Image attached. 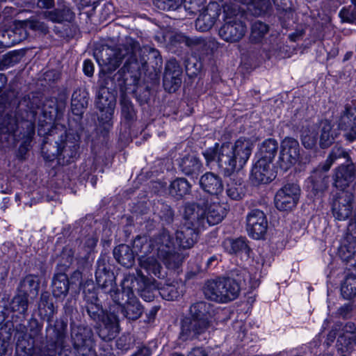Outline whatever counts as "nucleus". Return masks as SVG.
I'll list each match as a JSON object with an SVG mask.
<instances>
[{
	"mask_svg": "<svg viewBox=\"0 0 356 356\" xmlns=\"http://www.w3.org/2000/svg\"><path fill=\"white\" fill-rule=\"evenodd\" d=\"M253 146L250 139L240 138L234 143H216L214 147L207 149L203 156L207 166L216 164L225 176H229L245 165Z\"/></svg>",
	"mask_w": 356,
	"mask_h": 356,
	"instance_id": "1",
	"label": "nucleus"
},
{
	"mask_svg": "<svg viewBox=\"0 0 356 356\" xmlns=\"http://www.w3.org/2000/svg\"><path fill=\"white\" fill-rule=\"evenodd\" d=\"M139 52L138 42L131 38H126L125 40L116 47L103 45L96 49L94 54L104 71L112 72L124 61V65L120 70L122 73L129 72L135 75L141 66V63L137 58Z\"/></svg>",
	"mask_w": 356,
	"mask_h": 356,
	"instance_id": "2",
	"label": "nucleus"
},
{
	"mask_svg": "<svg viewBox=\"0 0 356 356\" xmlns=\"http://www.w3.org/2000/svg\"><path fill=\"white\" fill-rule=\"evenodd\" d=\"M79 136L73 133H65L58 137L54 145L44 141L41 147L44 159L53 161L55 159L65 165L74 162L79 157Z\"/></svg>",
	"mask_w": 356,
	"mask_h": 356,
	"instance_id": "3",
	"label": "nucleus"
},
{
	"mask_svg": "<svg viewBox=\"0 0 356 356\" xmlns=\"http://www.w3.org/2000/svg\"><path fill=\"white\" fill-rule=\"evenodd\" d=\"M244 9L237 5L223 6L224 24L218 31V35L223 40L227 42H236L245 35L247 29L241 21Z\"/></svg>",
	"mask_w": 356,
	"mask_h": 356,
	"instance_id": "4",
	"label": "nucleus"
},
{
	"mask_svg": "<svg viewBox=\"0 0 356 356\" xmlns=\"http://www.w3.org/2000/svg\"><path fill=\"white\" fill-rule=\"evenodd\" d=\"M241 286L231 277H220L205 282L203 293L207 299L219 303H226L235 300L239 295Z\"/></svg>",
	"mask_w": 356,
	"mask_h": 356,
	"instance_id": "5",
	"label": "nucleus"
},
{
	"mask_svg": "<svg viewBox=\"0 0 356 356\" xmlns=\"http://www.w3.org/2000/svg\"><path fill=\"white\" fill-rule=\"evenodd\" d=\"M112 80L107 77L99 84L95 104L100 111L99 121L103 129L108 131L113 127L112 118L116 104L115 89L108 86Z\"/></svg>",
	"mask_w": 356,
	"mask_h": 356,
	"instance_id": "6",
	"label": "nucleus"
},
{
	"mask_svg": "<svg viewBox=\"0 0 356 356\" xmlns=\"http://www.w3.org/2000/svg\"><path fill=\"white\" fill-rule=\"evenodd\" d=\"M67 321L59 318L54 325V337L44 347L34 346L31 356H56L57 351L64 348L67 336Z\"/></svg>",
	"mask_w": 356,
	"mask_h": 356,
	"instance_id": "7",
	"label": "nucleus"
},
{
	"mask_svg": "<svg viewBox=\"0 0 356 356\" xmlns=\"http://www.w3.org/2000/svg\"><path fill=\"white\" fill-rule=\"evenodd\" d=\"M71 339L76 356H97L90 327L71 323Z\"/></svg>",
	"mask_w": 356,
	"mask_h": 356,
	"instance_id": "8",
	"label": "nucleus"
},
{
	"mask_svg": "<svg viewBox=\"0 0 356 356\" xmlns=\"http://www.w3.org/2000/svg\"><path fill=\"white\" fill-rule=\"evenodd\" d=\"M300 186L294 183H288L280 188L274 198L275 207L280 211H290L297 205L300 195Z\"/></svg>",
	"mask_w": 356,
	"mask_h": 356,
	"instance_id": "9",
	"label": "nucleus"
},
{
	"mask_svg": "<svg viewBox=\"0 0 356 356\" xmlns=\"http://www.w3.org/2000/svg\"><path fill=\"white\" fill-rule=\"evenodd\" d=\"M332 214L338 220H346L353 216L354 195L348 191L342 190L337 193L332 202Z\"/></svg>",
	"mask_w": 356,
	"mask_h": 356,
	"instance_id": "10",
	"label": "nucleus"
},
{
	"mask_svg": "<svg viewBox=\"0 0 356 356\" xmlns=\"http://www.w3.org/2000/svg\"><path fill=\"white\" fill-rule=\"evenodd\" d=\"M300 156V145L297 140L293 138H285L281 145L278 165L284 171H286L296 163Z\"/></svg>",
	"mask_w": 356,
	"mask_h": 356,
	"instance_id": "11",
	"label": "nucleus"
},
{
	"mask_svg": "<svg viewBox=\"0 0 356 356\" xmlns=\"http://www.w3.org/2000/svg\"><path fill=\"white\" fill-rule=\"evenodd\" d=\"M268 229L266 214L259 209L251 210L246 217V229L249 236L254 239L264 237Z\"/></svg>",
	"mask_w": 356,
	"mask_h": 356,
	"instance_id": "12",
	"label": "nucleus"
},
{
	"mask_svg": "<svg viewBox=\"0 0 356 356\" xmlns=\"http://www.w3.org/2000/svg\"><path fill=\"white\" fill-rule=\"evenodd\" d=\"M136 280V277L134 275H128L126 276L122 283V290H118L116 289V284L111 286H108L107 289H103L104 293H108L113 301V305H111L109 307H111L113 309H115V314L118 312L120 310V306H124V302L127 299V292H131L134 293L133 291V283Z\"/></svg>",
	"mask_w": 356,
	"mask_h": 356,
	"instance_id": "13",
	"label": "nucleus"
},
{
	"mask_svg": "<svg viewBox=\"0 0 356 356\" xmlns=\"http://www.w3.org/2000/svg\"><path fill=\"white\" fill-rule=\"evenodd\" d=\"M220 7L218 3H209L200 11L195 22V29L201 32L209 31L216 24L220 14Z\"/></svg>",
	"mask_w": 356,
	"mask_h": 356,
	"instance_id": "14",
	"label": "nucleus"
},
{
	"mask_svg": "<svg viewBox=\"0 0 356 356\" xmlns=\"http://www.w3.org/2000/svg\"><path fill=\"white\" fill-rule=\"evenodd\" d=\"M184 225L195 228L200 231L207 227L205 211L202 204H186L183 213Z\"/></svg>",
	"mask_w": 356,
	"mask_h": 356,
	"instance_id": "15",
	"label": "nucleus"
},
{
	"mask_svg": "<svg viewBox=\"0 0 356 356\" xmlns=\"http://www.w3.org/2000/svg\"><path fill=\"white\" fill-rule=\"evenodd\" d=\"M210 327L206 321L186 317L181 323L179 339L182 341L193 340L206 332Z\"/></svg>",
	"mask_w": 356,
	"mask_h": 356,
	"instance_id": "16",
	"label": "nucleus"
},
{
	"mask_svg": "<svg viewBox=\"0 0 356 356\" xmlns=\"http://www.w3.org/2000/svg\"><path fill=\"white\" fill-rule=\"evenodd\" d=\"M182 69L175 59L169 60L165 66L163 87L169 92H175L181 86Z\"/></svg>",
	"mask_w": 356,
	"mask_h": 356,
	"instance_id": "17",
	"label": "nucleus"
},
{
	"mask_svg": "<svg viewBox=\"0 0 356 356\" xmlns=\"http://www.w3.org/2000/svg\"><path fill=\"white\" fill-rule=\"evenodd\" d=\"M119 330L118 317L115 314V309L109 307L108 313L97 329V334L103 341H110L115 339Z\"/></svg>",
	"mask_w": 356,
	"mask_h": 356,
	"instance_id": "18",
	"label": "nucleus"
},
{
	"mask_svg": "<svg viewBox=\"0 0 356 356\" xmlns=\"http://www.w3.org/2000/svg\"><path fill=\"white\" fill-rule=\"evenodd\" d=\"M180 43L186 46L200 51L204 54H209L216 50L218 47V43L214 39H204L201 37L189 38L186 35L179 34L176 36Z\"/></svg>",
	"mask_w": 356,
	"mask_h": 356,
	"instance_id": "19",
	"label": "nucleus"
},
{
	"mask_svg": "<svg viewBox=\"0 0 356 356\" xmlns=\"http://www.w3.org/2000/svg\"><path fill=\"white\" fill-rule=\"evenodd\" d=\"M152 251L160 259L166 258L175 247L168 231L163 229L152 237Z\"/></svg>",
	"mask_w": 356,
	"mask_h": 356,
	"instance_id": "20",
	"label": "nucleus"
},
{
	"mask_svg": "<svg viewBox=\"0 0 356 356\" xmlns=\"http://www.w3.org/2000/svg\"><path fill=\"white\" fill-rule=\"evenodd\" d=\"M275 177L272 163L259 159L253 165L250 179L254 184H267Z\"/></svg>",
	"mask_w": 356,
	"mask_h": 356,
	"instance_id": "21",
	"label": "nucleus"
},
{
	"mask_svg": "<svg viewBox=\"0 0 356 356\" xmlns=\"http://www.w3.org/2000/svg\"><path fill=\"white\" fill-rule=\"evenodd\" d=\"M95 279L97 284L102 290L115 285L114 273L110 270L109 264L105 257H100L97 260Z\"/></svg>",
	"mask_w": 356,
	"mask_h": 356,
	"instance_id": "22",
	"label": "nucleus"
},
{
	"mask_svg": "<svg viewBox=\"0 0 356 356\" xmlns=\"http://www.w3.org/2000/svg\"><path fill=\"white\" fill-rule=\"evenodd\" d=\"M327 171L323 168V164L319 165L308 178L307 187L314 195L321 193L327 189L329 179L326 175Z\"/></svg>",
	"mask_w": 356,
	"mask_h": 356,
	"instance_id": "23",
	"label": "nucleus"
},
{
	"mask_svg": "<svg viewBox=\"0 0 356 356\" xmlns=\"http://www.w3.org/2000/svg\"><path fill=\"white\" fill-rule=\"evenodd\" d=\"M86 301V309L88 316L94 321H99L103 319L104 312L95 291L87 290L83 291Z\"/></svg>",
	"mask_w": 356,
	"mask_h": 356,
	"instance_id": "24",
	"label": "nucleus"
},
{
	"mask_svg": "<svg viewBox=\"0 0 356 356\" xmlns=\"http://www.w3.org/2000/svg\"><path fill=\"white\" fill-rule=\"evenodd\" d=\"M126 293V301L124 306H120L119 312H121L127 319L136 321L141 316L143 308L134 293H131L129 291Z\"/></svg>",
	"mask_w": 356,
	"mask_h": 356,
	"instance_id": "25",
	"label": "nucleus"
},
{
	"mask_svg": "<svg viewBox=\"0 0 356 356\" xmlns=\"http://www.w3.org/2000/svg\"><path fill=\"white\" fill-rule=\"evenodd\" d=\"M179 170L184 175L197 177L202 171V163L195 154H187L178 161Z\"/></svg>",
	"mask_w": 356,
	"mask_h": 356,
	"instance_id": "26",
	"label": "nucleus"
},
{
	"mask_svg": "<svg viewBox=\"0 0 356 356\" xmlns=\"http://www.w3.org/2000/svg\"><path fill=\"white\" fill-rule=\"evenodd\" d=\"M339 127L346 131V139L353 142L356 139V107L355 108H346L341 116Z\"/></svg>",
	"mask_w": 356,
	"mask_h": 356,
	"instance_id": "27",
	"label": "nucleus"
},
{
	"mask_svg": "<svg viewBox=\"0 0 356 356\" xmlns=\"http://www.w3.org/2000/svg\"><path fill=\"white\" fill-rule=\"evenodd\" d=\"M205 211V220L207 226L215 225L220 222L225 217L227 211L225 207L219 202L202 203Z\"/></svg>",
	"mask_w": 356,
	"mask_h": 356,
	"instance_id": "28",
	"label": "nucleus"
},
{
	"mask_svg": "<svg viewBox=\"0 0 356 356\" xmlns=\"http://www.w3.org/2000/svg\"><path fill=\"white\" fill-rule=\"evenodd\" d=\"M155 254L152 253V255L140 257L139 265L149 275L163 279L166 275V271L155 258Z\"/></svg>",
	"mask_w": 356,
	"mask_h": 356,
	"instance_id": "29",
	"label": "nucleus"
},
{
	"mask_svg": "<svg viewBox=\"0 0 356 356\" xmlns=\"http://www.w3.org/2000/svg\"><path fill=\"white\" fill-rule=\"evenodd\" d=\"M355 177V166L353 163L346 165H341L336 169L334 175V184L342 191L353 181Z\"/></svg>",
	"mask_w": 356,
	"mask_h": 356,
	"instance_id": "30",
	"label": "nucleus"
},
{
	"mask_svg": "<svg viewBox=\"0 0 356 356\" xmlns=\"http://www.w3.org/2000/svg\"><path fill=\"white\" fill-rule=\"evenodd\" d=\"M198 234L199 231L195 228L183 225L176 232V241L180 248L189 249L196 243Z\"/></svg>",
	"mask_w": 356,
	"mask_h": 356,
	"instance_id": "31",
	"label": "nucleus"
},
{
	"mask_svg": "<svg viewBox=\"0 0 356 356\" xmlns=\"http://www.w3.org/2000/svg\"><path fill=\"white\" fill-rule=\"evenodd\" d=\"M200 187L207 193L218 195L222 191L221 178L213 172H206L200 179Z\"/></svg>",
	"mask_w": 356,
	"mask_h": 356,
	"instance_id": "32",
	"label": "nucleus"
},
{
	"mask_svg": "<svg viewBox=\"0 0 356 356\" xmlns=\"http://www.w3.org/2000/svg\"><path fill=\"white\" fill-rule=\"evenodd\" d=\"M189 312L191 318L206 321L211 326L213 307L210 303L204 301L195 302L191 306Z\"/></svg>",
	"mask_w": 356,
	"mask_h": 356,
	"instance_id": "33",
	"label": "nucleus"
},
{
	"mask_svg": "<svg viewBox=\"0 0 356 356\" xmlns=\"http://www.w3.org/2000/svg\"><path fill=\"white\" fill-rule=\"evenodd\" d=\"M88 93L85 88L76 89L72 95L71 108L74 115L81 116L88 104Z\"/></svg>",
	"mask_w": 356,
	"mask_h": 356,
	"instance_id": "34",
	"label": "nucleus"
},
{
	"mask_svg": "<svg viewBox=\"0 0 356 356\" xmlns=\"http://www.w3.org/2000/svg\"><path fill=\"white\" fill-rule=\"evenodd\" d=\"M319 131L318 144L321 148L325 149L330 147L333 143L336 134L332 129V126L328 120H323L317 127Z\"/></svg>",
	"mask_w": 356,
	"mask_h": 356,
	"instance_id": "35",
	"label": "nucleus"
},
{
	"mask_svg": "<svg viewBox=\"0 0 356 356\" xmlns=\"http://www.w3.org/2000/svg\"><path fill=\"white\" fill-rule=\"evenodd\" d=\"M52 293L56 298H64L70 289V280L65 273H57L52 279Z\"/></svg>",
	"mask_w": 356,
	"mask_h": 356,
	"instance_id": "36",
	"label": "nucleus"
},
{
	"mask_svg": "<svg viewBox=\"0 0 356 356\" xmlns=\"http://www.w3.org/2000/svg\"><path fill=\"white\" fill-rule=\"evenodd\" d=\"M113 255L117 261L126 268L134 264V251L126 244H120L113 250Z\"/></svg>",
	"mask_w": 356,
	"mask_h": 356,
	"instance_id": "37",
	"label": "nucleus"
},
{
	"mask_svg": "<svg viewBox=\"0 0 356 356\" xmlns=\"http://www.w3.org/2000/svg\"><path fill=\"white\" fill-rule=\"evenodd\" d=\"M222 245L229 254L245 253L248 255L250 252L246 239L242 237L235 239L227 238L223 241Z\"/></svg>",
	"mask_w": 356,
	"mask_h": 356,
	"instance_id": "38",
	"label": "nucleus"
},
{
	"mask_svg": "<svg viewBox=\"0 0 356 356\" xmlns=\"http://www.w3.org/2000/svg\"><path fill=\"white\" fill-rule=\"evenodd\" d=\"M191 185L185 178H177L171 182L169 187V192L173 197L180 199L189 194Z\"/></svg>",
	"mask_w": 356,
	"mask_h": 356,
	"instance_id": "39",
	"label": "nucleus"
},
{
	"mask_svg": "<svg viewBox=\"0 0 356 356\" xmlns=\"http://www.w3.org/2000/svg\"><path fill=\"white\" fill-rule=\"evenodd\" d=\"M278 149V143L273 138H268L263 141L260 145L259 151L261 157L266 161L273 162Z\"/></svg>",
	"mask_w": 356,
	"mask_h": 356,
	"instance_id": "40",
	"label": "nucleus"
},
{
	"mask_svg": "<svg viewBox=\"0 0 356 356\" xmlns=\"http://www.w3.org/2000/svg\"><path fill=\"white\" fill-rule=\"evenodd\" d=\"M337 345L342 353H350L356 346V332H343L339 336Z\"/></svg>",
	"mask_w": 356,
	"mask_h": 356,
	"instance_id": "41",
	"label": "nucleus"
},
{
	"mask_svg": "<svg viewBox=\"0 0 356 356\" xmlns=\"http://www.w3.org/2000/svg\"><path fill=\"white\" fill-rule=\"evenodd\" d=\"M40 288V281L37 276L29 275L21 280L19 289L20 292L29 296V293L37 294Z\"/></svg>",
	"mask_w": 356,
	"mask_h": 356,
	"instance_id": "42",
	"label": "nucleus"
},
{
	"mask_svg": "<svg viewBox=\"0 0 356 356\" xmlns=\"http://www.w3.org/2000/svg\"><path fill=\"white\" fill-rule=\"evenodd\" d=\"M337 160H344L345 161H350L348 153L341 146L337 145H334L325 161L323 164V168L325 170H329L332 163Z\"/></svg>",
	"mask_w": 356,
	"mask_h": 356,
	"instance_id": "43",
	"label": "nucleus"
},
{
	"mask_svg": "<svg viewBox=\"0 0 356 356\" xmlns=\"http://www.w3.org/2000/svg\"><path fill=\"white\" fill-rule=\"evenodd\" d=\"M137 254H140V257L147 256L153 253L152 238L149 240L146 236H138L134 241L133 250Z\"/></svg>",
	"mask_w": 356,
	"mask_h": 356,
	"instance_id": "44",
	"label": "nucleus"
},
{
	"mask_svg": "<svg viewBox=\"0 0 356 356\" xmlns=\"http://www.w3.org/2000/svg\"><path fill=\"white\" fill-rule=\"evenodd\" d=\"M268 31L269 26L267 24L259 20L255 21L251 27L250 41L254 43L261 42Z\"/></svg>",
	"mask_w": 356,
	"mask_h": 356,
	"instance_id": "45",
	"label": "nucleus"
},
{
	"mask_svg": "<svg viewBox=\"0 0 356 356\" xmlns=\"http://www.w3.org/2000/svg\"><path fill=\"white\" fill-rule=\"evenodd\" d=\"M318 136L317 127L305 129L301 135L302 144L306 149H314L318 141Z\"/></svg>",
	"mask_w": 356,
	"mask_h": 356,
	"instance_id": "46",
	"label": "nucleus"
},
{
	"mask_svg": "<svg viewBox=\"0 0 356 356\" xmlns=\"http://www.w3.org/2000/svg\"><path fill=\"white\" fill-rule=\"evenodd\" d=\"M341 292L346 299H351L356 296V276L350 274L346 276L341 286Z\"/></svg>",
	"mask_w": 356,
	"mask_h": 356,
	"instance_id": "47",
	"label": "nucleus"
},
{
	"mask_svg": "<svg viewBox=\"0 0 356 356\" xmlns=\"http://www.w3.org/2000/svg\"><path fill=\"white\" fill-rule=\"evenodd\" d=\"M159 292L162 298L167 300H174L179 297L181 291L179 290V284L175 282L165 284L159 289Z\"/></svg>",
	"mask_w": 356,
	"mask_h": 356,
	"instance_id": "48",
	"label": "nucleus"
},
{
	"mask_svg": "<svg viewBox=\"0 0 356 356\" xmlns=\"http://www.w3.org/2000/svg\"><path fill=\"white\" fill-rule=\"evenodd\" d=\"M283 0H255L254 5H256L255 15H261L268 11L273 4H274L278 9L285 10Z\"/></svg>",
	"mask_w": 356,
	"mask_h": 356,
	"instance_id": "49",
	"label": "nucleus"
},
{
	"mask_svg": "<svg viewBox=\"0 0 356 356\" xmlns=\"http://www.w3.org/2000/svg\"><path fill=\"white\" fill-rule=\"evenodd\" d=\"M20 127L23 129V133H20L22 135V139L23 140L20 145L29 149L35 134L34 124L30 121H23L20 123Z\"/></svg>",
	"mask_w": 356,
	"mask_h": 356,
	"instance_id": "50",
	"label": "nucleus"
},
{
	"mask_svg": "<svg viewBox=\"0 0 356 356\" xmlns=\"http://www.w3.org/2000/svg\"><path fill=\"white\" fill-rule=\"evenodd\" d=\"M12 312L25 315L28 309V296L23 293L15 296L10 303Z\"/></svg>",
	"mask_w": 356,
	"mask_h": 356,
	"instance_id": "51",
	"label": "nucleus"
},
{
	"mask_svg": "<svg viewBox=\"0 0 356 356\" xmlns=\"http://www.w3.org/2000/svg\"><path fill=\"white\" fill-rule=\"evenodd\" d=\"M166 258H161L168 268L177 269L182 264L184 256L176 251L175 248L168 254Z\"/></svg>",
	"mask_w": 356,
	"mask_h": 356,
	"instance_id": "52",
	"label": "nucleus"
},
{
	"mask_svg": "<svg viewBox=\"0 0 356 356\" xmlns=\"http://www.w3.org/2000/svg\"><path fill=\"white\" fill-rule=\"evenodd\" d=\"M226 193L232 200H238L242 198L244 191L241 183L231 180L227 186Z\"/></svg>",
	"mask_w": 356,
	"mask_h": 356,
	"instance_id": "53",
	"label": "nucleus"
},
{
	"mask_svg": "<svg viewBox=\"0 0 356 356\" xmlns=\"http://www.w3.org/2000/svg\"><path fill=\"white\" fill-rule=\"evenodd\" d=\"M341 23L356 24V10L352 5L343 6L339 13Z\"/></svg>",
	"mask_w": 356,
	"mask_h": 356,
	"instance_id": "54",
	"label": "nucleus"
},
{
	"mask_svg": "<svg viewBox=\"0 0 356 356\" xmlns=\"http://www.w3.org/2000/svg\"><path fill=\"white\" fill-rule=\"evenodd\" d=\"M120 105L122 116L127 120H133L136 116L134 106L129 99L124 95L121 97Z\"/></svg>",
	"mask_w": 356,
	"mask_h": 356,
	"instance_id": "55",
	"label": "nucleus"
},
{
	"mask_svg": "<svg viewBox=\"0 0 356 356\" xmlns=\"http://www.w3.org/2000/svg\"><path fill=\"white\" fill-rule=\"evenodd\" d=\"M24 54L22 51H9L3 55L1 60V65H2L3 67L13 66L21 60Z\"/></svg>",
	"mask_w": 356,
	"mask_h": 356,
	"instance_id": "56",
	"label": "nucleus"
},
{
	"mask_svg": "<svg viewBox=\"0 0 356 356\" xmlns=\"http://www.w3.org/2000/svg\"><path fill=\"white\" fill-rule=\"evenodd\" d=\"M154 3L161 10L171 11L181 8L183 0H154Z\"/></svg>",
	"mask_w": 356,
	"mask_h": 356,
	"instance_id": "57",
	"label": "nucleus"
},
{
	"mask_svg": "<svg viewBox=\"0 0 356 356\" xmlns=\"http://www.w3.org/2000/svg\"><path fill=\"white\" fill-rule=\"evenodd\" d=\"M254 1L255 0H229V1L226 2L225 4L237 5L243 8L244 11L245 10V8H247L255 15L256 5H254Z\"/></svg>",
	"mask_w": 356,
	"mask_h": 356,
	"instance_id": "58",
	"label": "nucleus"
},
{
	"mask_svg": "<svg viewBox=\"0 0 356 356\" xmlns=\"http://www.w3.org/2000/svg\"><path fill=\"white\" fill-rule=\"evenodd\" d=\"M205 3V0H185L184 8L190 13H196L202 10L201 7Z\"/></svg>",
	"mask_w": 356,
	"mask_h": 356,
	"instance_id": "59",
	"label": "nucleus"
},
{
	"mask_svg": "<svg viewBox=\"0 0 356 356\" xmlns=\"http://www.w3.org/2000/svg\"><path fill=\"white\" fill-rule=\"evenodd\" d=\"M116 346L122 350H127L132 346V339L130 334H122L116 340Z\"/></svg>",
	"mask_w": 356,
	"mask_h": 356,
	"instance_id": "60",
	"label": "nucleus"
},
{
	"mask_svg": "<svg viewBox=\"0 0 356 356\" xmlns=\"http://www.w3.org/2000/svg\"><path fill=\"white\" fill-rule=\"evenodd\" d=\"M185 67L187 72L196 74L201 68V63L195 57L189 58L185 60Z\"/></svg>",
	"mask_w": 356,
	"mask_h": 356,
	"instance_id": "61",
	"label": "nucleus"
},
{
	"mask_svg": "<svg viewBox=\"0 0 356 356\" xmlns=\"http://www.w3.org/2000/svg\"><path fill=\"white\" fill-rule=\"evenodd\" d=\"M29 337L31 339L37 338L42 331V325L36 319H31L29 323Z\"/></svg>",
	"mask_w": 356,
	"mask_h": 356,
	"instance_id": "62",
	"label": "nucleus"
},
{
	"mask_svg": "<svg viewBox=\"0 0 356 356\" xmlns=\"http://www.w3.org/2000/svg\"><path fill=\"white\" fill-rule=\"evenodd\" d=\"M349 218L350 220L347 227L346 238L351 243L356 239V221L353 216Z\"/></svg>",
	"mask_w": 356,
	"mask_h": 356,
	"instance_id": "63",
	"label": "nucleus"
},
{
	"mask_svg": "<svg viewBox=\"0 0 356 356\" xmlns=\"http://www.w3.org/2000/svg\"><path fill=\"white\" fill-rule=\"evenodd\" d=\"M160 218L166 223L170 224L173 221L174 212L170 207L163 205L160 213Z\"/></svg>",
	"mask_w": 356,
	"mask_h": 356,
	"instance_id": "64",
	"label": "nucleus"
}]
</instances>
